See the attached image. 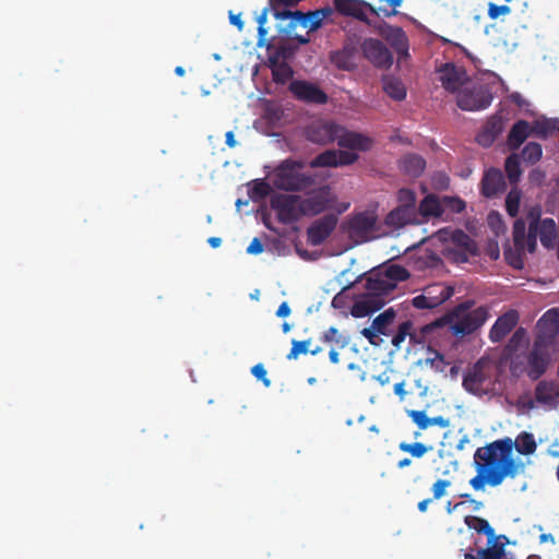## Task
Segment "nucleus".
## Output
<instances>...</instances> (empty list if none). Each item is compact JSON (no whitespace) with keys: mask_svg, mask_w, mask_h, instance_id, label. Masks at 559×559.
Here are the masks:
<instances>
[{"mask_svg":"<svg viewBox=\"0 0 559 559\" xmlns=\"http://www.w3.org/2000/svg\"><path fill=\"white\" fill-rule=\"evenodd\" d=\"M535 400L542 404L552 402V384L547 381H540L535 388Z\"/></svg>","mask_w":559,"mask_h":559,"instance_id":"47","label":"nucleus"},{"mask_svg":"<svg viewBox=\"0 0 559 559\" xmlns=\"http://www.w3.org/2000/svg\"><path fill=\"white\" fill-rule=\"evenodd\" d=\"M433 357L427 358L426 364L430 365L437 371H443L447 365L444 356L438 350H431Z\"/></svg>","mask_w":559,"mask_h":559,"instance_id":"55","label":"nucleus"},{"mask_svg":"<svg viewBox=\"0 0 559 559\" xmlns=\"http://www.w3.org/2000/svg\"><path fill=\"white\" fill-rule=\"evenodd\" d=\"M320 340L324 343H335L340 348H344L348 345L349 340L348 337L342 335L340 331L331 326L320 337Z\"/></svg>","mask_w":559,"mask_h":559,"instance_id":"45","label":"nucleus"},{"mask_svg":"<svg viewBox=\"0 0 559 559\" xmlns=\"http://www.w3.org/2000/svg\"><path fill=\"white\" fill-rule=\"evenodd\" d=\"M271 206L277 213V218L283 224L297 222L301 216V200L297 195L278 194L272 198Z\"/></svg>","mask_w":559,"mask_h":559,"instance_id":"9","label":"nucleus"},{"mask_svg":"<svg viewBox=\"0 0 559 559\" xmlns=\"http://www.w3.org/2000/svg\"><path fill=\"white\" fill-rule=\"evenodd\" d=\"M503 130V121L500 117L489 118L484 128L476 135V142L483 147H489Z\"/></svg>","mask_w":559,"mask_h":559,"instance_id":"25","label":"nucleus"},{"mask_svg":"<svg viewBox=\"0 0 559 559\" xmlns=\"http://www.w3.org/2000/svg\"><path fill=\"white\" fill-rule=\"evenodd\" d=\"M518 310L510 309L499 316L489 330L488 337L492 343H500L519 323Z\"/></svg>","mask_w":559,"mask_h":559,"instance_id":"18","label":"nucleus"},{"mask_svg":"<svg viewBox=\"0 0 559 559\" xmlns=\"http://www.w3.org/2000/svg\"><path fill=\"white\" fill-rule=\"evenodd\" d=\"M271 192V187L267 182L264 180L255 181L252 189H251V198L255 199H263L267 197Z\"/></svg>","mask_w":559,"mask_h":559,"instance_id":"53","label":"nucleus"},{"mask_svg":"<svg viewBox=\"0 0 559 559\" xmlns=\"http://www.w3.org/2000/svg\"><path fill=\"white\" fill-rule=\"evenodd\" d=\"M508 544L509 538L502 534L496 535L492 528V535L487 537V547L477 549L476 555L466 552L464 559H504Z\"/></svg>","mask_w":559,"mask_h":559,"instance_id":"12","label":"nucleus"},{"mask_svg":"<svg viewBox=\"0 0 559 559\" xmlns=\"http://www.w3.org/2000/svg\"><path fill=\"white\" fill-rule=\"evenodd\" d=\"M384 278L392 281L393 283L403 282L409 278V272L402 265L392 264L389 265L382 273Z\"/></svg>","mask_w":559,"mask_h":559,"instance_id":"42","label":"nucleus"},{"mask_svg":"<svg viewBox=\"0 0 559 559\" xmlns=\"http://www.w3.org/2000/svg\"><path fill=\"white\" fill-rule=\"evenodd\" d=\"M400 205L403 207L416 209V194L409 189H400L397 193Z\"/></svg>","mask_w":559,"mask_h":559,"instance_id":"50","label":"nucleus"},{"mask_svg":"<svg viewBox=\"0 0 559 559\" xmlns=\"http://www.w3.org/2000/svg\"><path fill=\"white\" fill-rule=\"evenodd\" d=\"M474 304L475 302L473 300H466L464 302H461L453 308V310L448 314V317H457L463 316V313H468L469 311L473 310L472 307L474 306Z\"/></svg>","mask_w":559,"mask_h":559,"instance_id":"61","label":"nucleus"},{"mask_svg":"<svg viewBox=\"0 0 559 559\" xmlns=\"http://www.w3.org/2000/svg\"><path fill=\"white\" fill-rule=\"evenodd\" d=\"M451 241L455 246V250L467 251V253H472V255L478 254L476 242L461 229H456L452 233Z\"/></svg>","mask_w":559,"mask_h":559,"instance_id":"34","label":"nucleus"},{"mask_svg":"<svg viewBox=\"0 0 559 559\" xmlns=\"http://www.w3.org/2000/svg\"><path fill=\"white\" fill-rule=\"evenodd\" d=\"M378 215L374 211L353 214L345 223L344 229L349 238L357 243L369 241L376 231Z\"/></svg>","mask_w":559,"mask_h":559,"instance_id":"6","label":"nucleus"},{"mask_svg":"<svg viewBox=\"0 0 559 559\" xmlns=\"http://www.w3.org/2000/svg\"><path fill=\"white\" fill-rule=\"evenodd\" d=\"M341 126L333 121L316 120L305 129V136L308 141L325 145L338 141Z\"/></svg>","mask_w":559,"mask_h":559,"instance_id":"10","label":"nucleus"},{"mask_svg":"<svg viewBox=\"0 0 559 559\" xmlns=\"http://www.w3.org/2000/svg\"><path fill=\"white\" fill-rule=\"evenodd\" d=\"M384 92L394 100H403L406 97V88L404 84L394 78H389L383 81Z\"/></svg>","mask_w":559,"mask_h":559,"instance_id":"37","label":"nucleus"},{"mask_svg":"<svg viewBox=\"0 0 559 559\" xmlns=\"http://www.w3.org/2000/svg\"><path fill=\"white\" fill-rule=\"evenodd\" d=\"M420 221L417 218V210H412L409 207H403L399 205L384 218V224L389 227L399 229L408 224H419Z\"/></svg>","mask_w":559,"mask_h":559,"instance_id":"23","label":"nucleus"},{"mask_svg":"<svg viewBox=\"0 0 559 559\" xmlns=\"http://www.w3.org/2000/svg\"><path fill=\"white\" fill-rule=\"evenodd\" d=\"M492 102V94L486 85H474L459 93L456 98L457 107L462 110L476 111L483 110Z\"/></svg>","mask_w":559,"mask_h":559,"instance_id":"8","label":"nucleus"},{"mask_svg":"<svg viewBox=\"0 0 559 559\" xmlns=\"http://www.w3.org/2000/svg\"><path fill=\"white\" fill-rule=\"evenodd\" d=\"M532 134L531 123L526 120H518L510 129L507 144L511 151H516Z\"/></svg>","mask_w":559,"mask_h":559,"instance_id":"26","label":"nucleus"},{"mask_svg":"<svg viewBox=\"0 0 559 559\" xmlns=\"http://www.w3.org/2000/svg\"><path fill=\"white\" fill-rule=\"evenodd\" d=\"M272 11V9L270 8V4L267 7H265L262 12L260 13V15L258 16L257 21H258V34H259V37L260 39H264L266 34H267V31L266 28L264 27L265 23H266V20H267V13L269 11Z\"/></svg>","mask_w":559,"mask_h":559,"instance_id":"59","label":"nucleus"},{"mask_svg":"<svg viewBox=\"0 0 559 559\" xmlns=\"http://www.w3.org/2000/svg\"><path fill=\"white\" fill-rule=\"evenodd\" d=\"M539 237L545 248H552L556 240V223L552 218H544L537 226V238Z\"/></svg>","mask_w":559,"mask_h":559,"instance_id":"33","label":"nucleus"},{"mask_svg":"<svg viewBox=\"0 0 559 559\" xmlns=\"http://www.w3.org/2000/svg\"><path fill=\"white\" fill-rule=\"evenodd\" d=\"M438 72L442 86L451 93L457 92L468 81L465 69L452 62L442 64L438 69Z\"/></svg>","mask_w":559,"mask_h":559,"instance_id":"13","label":"nucleus"},{"mask_svg":"<svg viewBox=\"0 0 559 559\" xmlns=\"http://www.w3.org/2000/svg\"><path fill=\"white\" fill-rule=\"evenodd\" d=\"M399 449L405 453H409L412 456L417 459L424 456L429 450V448L421 442H401Z\"/></svg>","mask_w":559,"mask_h":559,"instance_id":"49","label":"nucleus"},{"mask_svg":"<svg viewBox=\"0 0 559 559\" xmlns=\"http://www.w3.org/2000/svg\"><path fill=\"white\" fill-rule=\"evenodd\" d=\"M426 167V160L417 154H408L401 160V169L412 176L419 177Z\"/></svg>","mask_w":559,"mask_h":559,"instance_id":"32","label":"nucleus"},{"mask_svg":"<svg viewBox=\"0 0 559 559\" xmlns=\"http://www.w3.org/2000/svg\"><path fill=\"white\" fill-rule=\"evenodd\" d=\"M337 144L341 147L366 152L371 150L374 141L366 134L355 131H347L341 127Z\"/></svg>","mask_w":559,"mask_h":559,"instance_id":"21","label":"nucleus"},{"mask_svg":"<svg viewBox=\"0 0 559 559\" xmlns=\"http://www.w3.org/2000/svg\"><path fill=\"white\" fill-rule=\"evenodd\" d=\"M486 447L498 459V461L511 474V478L525 473L526 465L520 460L513 457V451L522 455H532L537 449L534 435L527 431L520 432L514 440L510 437L495 440Z\"/></svg>","mask_w":559,"mask_h":559,"instance_id":"1","label":"nucleus"},{"mask_svg":"<svg viewBox=\"0 0 559 559\" xmlns=\"http://www.w3.org/2000/svg\"><path fill=\"white\" fill-rule=\"evenodd\" d=\"M310 342L311 340L293 341L290 352L287 355V359H296L300 354L309 353Z\"/></svg>","mask_w":559,"mask_h":559,"instance_id":"51","label":"nucleus"},{"mask_svg":"<svg viewBox=\"0 0 559 559\" xmlns=\"http://www.w3.org/2000/svg\"><path fill=\"white\" fill-rule=\"evenodd\" d=\"M328 202L322 197H312L301 200L302 215L314 216L326 210Z\"/></svg>","mask_w":559,"mask_h":559,"instance_id":"35","label":"nucleus"},{"mask_svg":"<svg viewBox=\"0 0 559 559\" xmlns=\"http://www.w3.org/2000/svg\"><path fill=\"white\" fill-rule=\"evenodd\" d=\"M420 215L424 218L440 217L442 215V202L435 194L426 195L419 203L417 209V216Z\"/></svg>","mask_w":559,"mask_h":559,"instance_id":"31","label":"nucleus"},{"mask_svg":"<svg viewBox=\"0 0 559 559\" xmlns=\"http://www.w3.org/2000/svg\"><path fill=\"white\" fill-rule=\"evenodd\" d=\"M395 311L390 308L377 316L372 321V326L378 333L382 335H389L390 331L388 328L393 323L395 319Z\"/></svg>","mask_w":559,"mask_h":559,"instance_id":"36","label":"nucleus"},{"mask_svg":"<svg viewBox=\"0 0 559 559\" xmlns=\"http://www.w3.org/2000/svg\"><path fill=\"white\" fill-rule=\"evenodd\" d=\"M360 333L369 341L371 345H379V342L381 341L379 336L380 333H378V331H376L372 325L370 328L362 329Z\"/></svg>","mask_w":559,"mask_h":559,"instance_id":"62","label":"nucleus"},{"mask_svg":"<svg viewBox=\"0 0 559 559\" xmlns=\"http://www.w3.org/2000/svg\"><path fill=\"white\" fill-rule=\"evenodd\" d=\"M408 416L423 430L430 427L429 417L425 411H409Z\"/></svg>","mask_w":559,"mask_h":559,"instance_id":"52","label":"nucleus"},{"mask_svg":"<svg viewBox=\"0 0 559 559\" xmlns=\"http://www.w3.org/2000/svg\"><path fill=\"white\" fill-rule=\"evenodd\" d=\"M521 191L512 188L506 198V210L511 217H515L520 210Z\"/></svg>","mask_w":559,"mask_h":559,"instance_id":"46","label":"nucleus"},{"mask_svg":"<svg viewBox=\"0 0 559 559\" xmlns=\"http://www.w3.org/2000/svg\"><path fill=\"white\" fill-rule=\"evenodd\" d=\"M528 344L527 340V333L524 328H519L515 330V332L512 334L510 340L508 341V344L506 346V350L509 354L516 353L521 347Z\"/></svg>","mask_w":559,"mask_h":559,"instance_id":"41","label":"nucleus"},{"mask_svg":"<svg viewBox=\"0 0 559 559\" xmlns=\"http://www.w3.org/2000/svg\"><path fill=\"white\" fill-rule=\"evenodd\" d=\"M412 305L417 309H435L428 296L423 292L421 295H418L412 299Z\"/></svg>","mask_w":559,"mask_h":559,"instance_id":"60","label":"nucleus"},{"mask_svg":"<svg viewBox=\"0 0 559 559\" xmlns=\"http://www.w3.org/2000/svg\"><path fill=\"white\" fill-rule=\"evenodd\" d=\"M464 523L469 530H474L478 534H484L487 537L492 535V527L486 519L476 515H466Z\"/></svg>","mask_w":559,"mask_h":559,"instance_id":"38","label":"nucleus"},{"mask_svg":"<svg viewBox=\"0 0 559 559\" xmlns=\"http://www.w3.org/2000/svg\"><path fill=\"white\" fill-rule=\"evenodd\" d=\"M424 292L432 306L437 308L452 297L454 289L450 286L437 283L428 285L424 288Z\"/></svg>","mask_w":559,"mask_h":559,"instance_id":"30","label":"nucleus"},{"mask_svg":"<svg viewBox=\"0 0 559 559\" xmlns=\"http://www.w3.org/2000/svg\"><path fill=\"white\" fill-rule=\"evenodd\" d=\"M413 323L411 321H404L399 325L397 332L392 336V344L396 348L401 347V344L405 341L406 336H409L413 343H419L416 340V335L412 331Z\"/></svg>","mask_w":559,"mask_h":559,"instance_id":"40","label":"nucleus"},{"mask_svg":"<svg viewBox=\"0 0 559 559\" xmlns=\"http://www.w3.org/2000/svg\"><path fill=\"white\" fill-rule=\"evenodd\" d=\"M365 287L366 292L372 293L386 299V297L391 295L396 288V285L392 281L384 278L380 273H378L367 278Z\"/></svg>","mask_w":559,"mask_h":559,"instance_id":"28","label":"nucleus"},{"mask_svg":"<svg viewBox=\"0 0 559 559\" xmlns=\"http://www.w3.org/2000/svg\"><path fill=\"white\" fill-rule=\"evenodd\" d=\"M326 12L324 10H316L304 13L301 11H286L285 13H276V19L278 20H290L289 26L300 25L304 28H308L309 31L318 29L323 19L326 16Z\"/></svg>","mask_w":559,"mask_h":559,"instance_id":"11","label":"nucleus"},{"mask_svg":"<svg viewBox=\"0 0 559 559\" xmlns=\"http://www.w3.org/2000/svg\"><path fill=\"white\" fill-rule=\"evenodd\" d=\"M474 461L477 475L469 480V484L475 490H483L486 484L491 487H497L501 485L506 478H511V474L508 469H506L486 445L476 450Z\"/></svg>","mask_w":559,"mask_h":559,"instance_id":"2","label":"nucleus"},{"mask_svg":"<svg viewBox=\"0 0 559 559\" xmlns=\"http://www.w3.org/2000/svg\"><path fill=\"white\" fill-rule=\"evenodd\" d=\"M305 164L286 159L275 170L274 185L285 191H304L314 185L312 175L300 173Z\"/></svg>","mask_w":559,"mask_h":559,"instance_id":"3","label":"nucleus"},{"mask_svg":"<svg viewBox=\"0 0 559 559\" xmlns=\"http://www.w3.org/2000/svg\"><path fill=\"white\" fill-rule=\"evenodd\" d=\"M263 249H264L263 243L261 242V240L259 238L255 237L252 239V241L248 246L247 253L259 254V253L263 252Z\"/></svg>","mask_w":559,"mask_h":559,"instance_id":"63","label":"nucleus"},{"mask_svg":"<svg viewBox=\"0 0 559 559\" xmlns=\"http://www.w3.org/2000/svg\"><path fill=\"white\" fill-rule=\"evenodd\" d=\"M559 333V308L547 310L536 323V336L533 345L550 349Z\"/></svg>","mask_w":559,"mask_h":559,"instance_id":"7","label":"nucleus"},{"mask_svg":"<svg viewBox=\"0 0 559 559\" xmlns=\"http://www.w3.org/2000/svg\"><path fill=\"white\" fill-rule=\"evenodd\" d=\"M441 202H442V214L444 213L445 210H449L451 213H462L466 207L465 202L461 198H457V197L445 195V197L441 198Z\"/></svg>","mask_w":559,"mask_h":559,"instance_id":"48","label":"nucleus"},{"mask_svg":"<svg viewBox=\"0 0 559 559\" xmlns=\"http://www.w3.org/2000/svg\"><path fill=\"white\" fill-rule=\"evenodd\" d=\"M521 155L528 164H536L543 156L542 145L537 142H528L522 150Z\"/></svg>","mask_w":559,"mask_h":559,"instance_id":"44","label":"nucleus"},{"mask_svg":"<svg viewBox=\"0 0 559 559\" xmlns=\"http://www.w3.org/2000/svg\"><path fill=\"white\" fill-rule=\"evenodd\" d=\"M365 57L379 68H389L393 62L392 55L388 47L379 39L369 38L362 44Z\"/></svg>","mask_w":559,"mask_h":559,"instance_id":"15","label":"nucleus"},{"mask_svg":"<svg viewBox=\"0 0 559 559\" xmlns=\"http://www.w3.org/2000/svg\"><path fill=\"white\" fill-rule=\"evenodd\" d=\"M385 304V298L374 295L372 293L365 292L355 301L350 312L352 316L355 318H364L380 310Z\"/></svg>","mask_w":559,"mask_h":559,"instance_id":"19","label":"nucleus"},{"mask_svg":"<svg viewBox=\"0 0 559 559\" xmlns=\"http://www.w3.org/2000/svg\"><path fill=\"white\" fill-rule=\"evenodd\" d=\"M511 12V8L509 5H497L492 2L488 4V16L491 20L498 19L500 15H506Z\"/></svg>","mask_w":559,"mask_h":559,"instance_id":"56","label":"nucleus"},{"mask_svg":"<svg viewBox=\"0 0 559 559\" xmlns=\"http://www.w3.org/2000/svg\"><path fill=\"white\" fill-rule=\"evenodd\" d=\"M488 380V374L486 373L484 366L480 361H477L472 370H469L463 377V386L467 392L473 394H479L484 391V384Z\"/></svg>","mask_w":559,"mask_h":559,"instance_id":"24","label":"nucleus"},{"mask_svg":"<svg viewBox=\"0 0 559 559\" xmlns=\"http://www.w3.org/2000/svg\"><path fill=\"white\" fill-rule=\"evenodd\" d=\"M335 8L344 15H350L361 20L364 16L360 8H365L372 14L378 15V10L372 4L364 0H335Z\"/></svg>","mask_w":559,"mask_h":559,"instance_id":"27","label":"nucleus"},{"mask_svg":"<svg viewBox=\"0 0 559 559\" xmlns=\"http://www.w3.org/2000/svg\"><path fill=\"white\" fill-rule=\"evenodd\" d=\"M310 166L316 167H338L336 151L328 150L319 155H317L311 162Z\"/></svg>","mask_w":559,"mask_h":559,"instance_id":"43","label":"nucleus"},{"mask_svg":"<svg viewBox=\"0 0 559 559\" xmlns=\"http://www.w3.org/2000/svg\"><path fill=\"white\" fill-rule=\"evenodd\" d=\"M550 360V349L535 347L533 345L532 350L528 354L527 362V376L532 380L539 379L547 370Z\"/></svg>","mask_w":559,"mask_h":559,"instance_id":"20","label":"nucleus"},{"mask_svg":"<svg viewBox=\"0 0 559 559\" xmlns=\"http://www.w3.org/2000/svg\"><path fill=\"white\" fill-rule=\"evenodd\" d=\"M430 427L431 426H439L440 428H448L450 426V420L448 418H444L443 416H436L432 418H429Z\"/></svg>","mask_w":559,"mask_h":559,"instance_id":"64","label":"nucleus"},{"mask_svg":"<svg viewBox=\"0 0 559 559\" xmlns=\"http://www.w3.org/2000/svg\"><path fill=\"white\" fill-rule=\"evenodd\" d=\"M542 207L539 205L531 206L526 213V221L528 224V230L526 234V222L523 218H518L513 224V242L519 253L524 252L525 249L528 252H535L537 248V226L543 221Z\"/></svg>","mask_w":559,"mask_h":559,"instance_id":"4","label":"nucleus"},{"mask_svg":"<svg viewBox=\"0 0 559 559\" xmlns=\"http://www.w3.org/2000/svg\"><path fill=\"white\" fill-rule=\"evenodd\" d=\"M289 90L297 99L305 103L323 105L328 102L326 93L318 85L307 81H294L290 83Z\"/></svg>","mask_w":559,"mask_h":559,"instance_id":"14","label":"nucleus"},{"mask_svg":"<svg viewBox=\"0 0 559 559\" xmlns=\"http://www.w3.org/2000/svg\"><path fill=\"white\" fill-rule=\"evenodd\" d=\"M337 224V217L334 214H328L314 221L308 228V240L312 246H319L324 242L333 233Z\"/></svg>","mask_w":559,"mask_h":559,"instance_id":"17","label":"nucleus"},{"mask_svg":"<svg viewBox=\"0 0 559 559\" xmlns=\"http://www.w3.org/2000/svg\"><path fill=\"white\" fill-rule=\"evenodd\" d=\"M531 129L534 136L546 140L555 133L559 134V118L542 117L535 119L531 123Z\"/></svg>","mask_w":559,"mask_h":559,"instance_id":"29","label":"nucleus"},{"mask_svg":"<svg viewBox=\"0 0 559 559\" xmlns=\"http://www.w3.org/2000/svg\"><path fill=\"white\" fill-rule=\"evenodd\" d=\"M251 373L262 383L269 388L271 385V380L267 378L266 369L262 364H257L251 368Z\"/></svg>","mask_w":559,"mask_h":559,"instance_id":"58","label":"nucleus"},{"mask_svg":"<svg viewBox=\"0 0 559 559\" xmlns=\"http://www.w3.org/2000/svg\"><path fill=\"white\" fill-rule=\"evenodd\" d=\"M379 33L397 53L400 59L408 57L409 43L403 28L384 23L380 26Z\"/></svg>","mask_w":559,"mask_h":559,"instance_id":"16","label":"nucleus"},{"mask_svg":"<svg viewBox=\"0 0 559 559\" xmlns=\"http://www.w3.org/2000/svg\"><path fill=\"white\" fill-rule=\"evenodd\" d=\"M503 174L498 168L488 169L480 182V192L486 198H493L506 190Z\"/></svg>","mask_w":559,"mask_h":559,"instance_id":"22","label":"nucleus"},{"mask_svg":"<svg viewBox=\"0 0 559 559\" xmlns=\"http://www.w3.org/2000/svg\"><path fill=\"white\" fill-rule=\"evenodd\" d=\"M358 154L348 151H336L338 166H347L354 164L358 159Z\"/></svg>","mask_w":559,"mask_h":559,"instance_id":"54","label":"nucleus"},{"mask_svg":"<svg viewBox=\"0 0 559 559\" xmlns=\"http://www.w3.org/2000/svg\"><path fill=\"white\" fill-rule=\"evenodd\" d=\"M487 306H479L463 316L448 317L453 335L464 337L476 333L489 319Z\"/></svg>","mask_w":559,"mask_h":559,"instance_id":"5","label":"nucleus"},{"mask_svg":"<svg viewBox=\"0 0 559 559\" xmlns=\"http://www.w3.org/2000/svg\"><path fill=\"white\" fill-rule=\"evenodd\" d=\"M451 486V481L448 479H438L431 488L433 499H440L445 495V490Z\"/></svg>","mask_w":559,"mask_h":559,"instance_id":"57","label":"nucleus"},{"mask_svg":"<svg viewBox=\"0 0 559 559\" xmlns=\"http://www.w3.org/2000/svg\"><path fill=\"white\" fill-rule=\"evenodd\" d=\"M504 169L509 178V181L511 183H518L522 175L520 156L515 153L508 156L504 163Z\"/></svg>","mask_w":559,"mask_h":559,"instance_id":"39","label":"nucleus"}]
</instances>
